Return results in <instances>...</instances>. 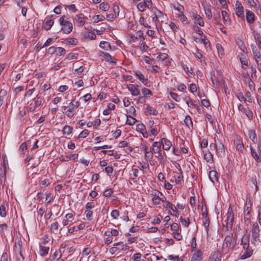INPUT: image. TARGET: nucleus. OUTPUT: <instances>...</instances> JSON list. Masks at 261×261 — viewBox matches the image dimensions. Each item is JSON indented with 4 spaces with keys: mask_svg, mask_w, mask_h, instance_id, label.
Instances as JSON below:
<instances>
[{
    "mask_svg": "<svg viewBox=\"0 0 261 261\" xmlns=\"http://www.w3.org/2000/svg\"><path fill=\"white\" fill-rule=\"evenodd\" d=\"M237 238L236 235L233 236V233L230 231L224 240L222 246V251L226 253L229 250H233L237 245Z\"/></svg>",
    "mask_w": 261,
    "mask_h": 261,
    "instance_id": "f257e3e1",
    "label": "nucleus"
},
{
    "mask_svg": "<svg viewBox=\"0 0 261 261\" xmlns=\"http://www.w3.org/2000/svg\"><path fill=\"white\" fill-rule=\"evenodd\" d=\"M241 244L244 250V253L241 255L240 259H244L250 257L253 253V250L249 246V239L244 235L241 240Z\"/></svg>",
    "mask_w": 261,
    "mask_h": 261,
    "instance_id": "f03ea898",
    "label": "nucleus"
},
{
    "mask_svg": "<svg viewBox=\"0 0 261 261\" xmlns=\"http://www.w3.org/2000/svg\"><path fill=\"white\" fill-rule=\"evenodd\" d=\"M65 16H62L59 19L60 24L63 26L62 31L65 34H69L71 32L73 28L72 23L64 19Z\"/></svg>",
    "mask_w": 261,
    "mask_h": 261,
    "instance_id": "7ed1b4c3",
    "label": "nucleus"
},
{
    "mask_svg": "<svg viewBox=\"0 0 261 261\" xmlns=\"http://www.w3.org/2000/svg\"><path fill=\"white\" fill-rule=\"evenodd\" d=\"M95 206V204L93 202H88L85 205V214L86 217L89 221H91L93 219V211L92 209Z\"/></svg>",
    "mask_w": 261,
    "mask_h": 261,
    "instance_id": "20e7f679",
    "label": "nucleus"
},
{
    "mask_svg": "<svg viewBox=\"0 0 261 261\" xmlns=\"http://www.w3.org/2000/svg\"><path fill=\"white\" fill-rule=\"evenodd\" d=\"M259 227L257 222L253 223L251 230L252 238L254 242L259 241Z\"/></svg>",
    "mask_w": 261,
    "mask_h": 261,
    "instance_id": "39448f33",
    "label": "nucleus"
},
{
    "mask_svg": "<svg viewBox=\"0 0 261 261\" xmlns=\"http://www.w3.org/2000/svg\"><path fill=\"white\" fill-rule=\"evenodd\" d=\"M258 148L259 150L257 152L251 147V153L252 157L256 162L261 163V142L258 143Z\"/></svg>",
    "mask_w": 261,
    "mask_h": 261,
    "instance_id": "423d86ee",
    "label": "nucleus"
},
{
    "mask_svg": "<svg viewBox=\"0 0 261 261\" xmlns=\"http://www.w3.org/2000/svg\"><path fill=\"white\" fill-rule=\"evenodd\" d=\"M153 150L154 152L158 153V155L156 156L160 160L163 159L162 150L161 149V143L159 142H154L153 143Z\"/></svg>",
    "mask_w": 261,
    "mask_h": 261,
    "instance_id": "0eeeda50",
    "label": "nucleus"
},
{
    "mask_svg": "<svg viewBox=\"0 0 261 261\" xmlns=\"http://www.w3.org/2000/svg\"><path fill=\"white\" fill-rule=\"evenodd\" d=\"M236 14L238 17L244 19V8L239 1H237L236 4Z\"/></svg>",
    "mask_w": 261,
    "mask_h": 261,
    "instance_id": "6e6552de",
    "label": "nucleus"
},
{
    "mask_svg": "<svg viewBox=\"0 0 261 261\" xmlns=\"http://www.w3.org/2000/svg\"><path fill=\"white\" fill-rule=\"evenodd\" d=\"M135 75L138 77V79L142 82V83L146 86L148 87L149 82L147 78H145L144 75L140 71L135 70L134 71Z\"/></svg>",
    "mask_w": 261,
    "mask_h": 261,
    "instance_id": "1a4fd4ad",
    "label": "nucleus"
},
{
    "mask_svg": "<svg viewBox=\"0 0 261 261\" xmlns=\"http://www.w3.org/2000/svg\"><path fill=\"white\" fill-rule=\"evenodd\" d=\"M251 46L252 53L257 62V64L258 65H261V55L260 52L253 44H252Z\"/></svg>",
    "mask_w": 261,
    "mask_h": 261,
    "instance_id": "9d476101",
    "label": "nucleus"
},
{
    "mask_svg": "<svg viewBox=\"0 0 261 261\" xmlns=\"http://www.w3.org/2000/svg\"><path fill=\"white\" fill-rule=\"evenodd\" d=\"M234 221V215L232 208H229L227 213V219L225 221L226 224L230 225V226L233 225Z\"/></svg>",
    "mask_w": 261,
    "mask_h": 261,
    "instance_id": "9b49d317",
    "label": "nucleus"
},
{
    "mask_svg": "<svg viewBox=\"0 0 261 261\" xmlns=\"http://www.w3.org/2000/svg\"><path fill=\"white\" fill-rule=\"evenodd\" d=\"M137 86L133 84H129L127 88L130 91L133 96H138L140 95V90L137 88Z\"/></svg>",
    "mask_w": 261,
    "mask_h": 261,
    "instance_id": "f8f14e48",
    "label": "nucleus"
},
{
    "mask_svg": "<svg viewBox=\"0 0 261 261\" xmlns=\"http://www.w3.org/2000/svg\"><path fill=\"white\" fill-rule=\"evenodd\" d=\"M192 17L200 27H203L204 25V22L202 17L198 14L193 13Z\"/></svg>",
    "mask_w": 261,
    "mask_h": 261,
    "instance_id": "ddd939ff",
    "label": "nucleus"
},
{
    "mask_svg": "<svg viewBox=\"0 0 261 261\" xmlns=\"http://www.w3.org/2000/svg\"><path fill=\"white\" fill-rule=\"evenodd\" d=\"M54 23V20L51 19L50 18L48 19L46 17V19L44 21L43 27L46 31H48L51 29V28L53 25Z\"/></svg>",
    "mask_w": 261,
    "mask_h": 261,
    "instance_id": "4468645a",
    "label": "nucleus"
},
{
    "mask_svg": "<svg viewBox=\"0 0 261 261\" xmlns=\"http://www.w3.org/2000/svg\"><path fill=\"white\" fill-rule=\"evenodd\" d=\"M202 253L200 250H198L192 255L191 261H201Z\"/></svg>",
    "mask_w": 261,
    "mask_h": 261,
    "instance_id": "2eb2a0df",
    "label": "nucleus"
},
{
    "mask_svg": "<svg viewBox=\"0 0 261 261\" xmlns=\"http://www.w3.org/2000/svg\"><path fill=\"white\" fill-rule=\"evenodd\" d=\"M163 145V148L164 150H169L172 146V143L170 141L166 138H163L161 140V143Z\"/></svg>",
    "mask_w": 261,
    "mask_h": 261,
    "instance_id": "dca6fc26",
    "label": "nucleus"
},
{
    "mask_svg": "<svg viewBox=\"0 0 261 261\" xmlns=\"http://www.w3.org/2000/svg\"><path fill=\"white\" fill-rule=\"evenodd\" d=\"M74 20L76 21L78 24V25L80 27H82L84 25L85 23V17L83 14H80L75 15L74 17Z\"/></svg>",
    "mask_w": 261,
    "mask_h": 261,
    "instance_id": "f3484780",
    "label": "nucleus"
},
{
    "mask_svg": "<svg viewBox=\"0 0 261 261\" xmlns=\"http://www.w3.org/2000/svg\"><path fill=\"white\" fill-rule=\"evenodd\" d=\"M203 9L204 11L206 17L207 18L208 20L212 19L213 17V14L211 10V6L210 5H207L206 6L203 7Z\"/></svg>",
    "mask_w": 261,
    "mask_h": 261,
    "instance_id": "a211bd4d",
    "label": "nucleus"
},
{
    "mask_svg": "<svg viewBox=\"0 0 261 261\" xmlns=\"http://www.w3.org/2000/svg\"><path fill=\"white\" fill-rule=\"evenodd\" d=\"M216 149L219 155L222 157L225 156V151L224 145L222 143H220L219 145H217Z\"/></svg>",
    "mask_w": 261,
    "mask_h": 261,
    "instance_id": "6ab92c4d",
    "label": "nucleus"
},
{
    "mask_svg": "<svg viewBox=\"0 0 261 261\" xmlns=\"http://www.w3.org/2000/svg\"><path fill=\"white\" fill-rule=\"evenodd\" d=\"M209 177L211 180L215 183L216 181L218 180V175L216 171L211 170L209 172Z\"/></svg>",
    "mask_w": 261,
    "mask_h": 261,
    "instance_id": "aec40b11",
    "label": "nucleus"
},
{
    "mask_svg": "<svg viewBox=\"0 0 261 261\" xmlns=\"http://www.w3.org/2000/svg\"><path fill=\"white\" fill-rule=\"evenodd\" d=\"M179 170L180 173H178L175 172L174 175V177L175 178L176 184H180L181 181L183 180L182 171L180 168L179 169Z\"/></svg>",
    "mask_w": 261,
    "mask_h": 261,
    "instance_id": "412c9836",
    "label": "nucleus"
},
{
    "mask_svg": "<svg viewBox=\"0 0 261 261\" xmlns=\"http://www.w3.org/2000/svg\"><path fill=\"white\" fill-rule=\"evenodd\" d=\"M255 15L254 13L250 11H247L246 12V19L249 23H252L254 21Z\"/></svg>",
    "mask_w": 261,
    "mask_h": 261,
    "instance_id": "4be33fe9",
    "label": "nucleus"
},
{
    "mask_svg": "<svg viewBox=\"0 0 261 261\" xmlns=\"http://www.w3.org/2000/svg\"><path fill=\"white\" fill-rule=\"evenodd\" d=\"M246 79V83L248 85L250 90L253 91L255 90V84L252 82L251 79L249 76L248 74H247Z\"/></svg>",
    "mask_w": 261,
    "mask_h": 261,
    "instance_id": "5701e85b",
    "label": "nucleus"
},
{
    "mask_svg": "<svg viewBox=\"0 0 261 261\" xmlns=\"http://www.w3.org/2000/svg\"><path fill=\"white\" fill-rule=\"evenodd\" d=\"M221 13L224 23L225 24H230L231 23V19L226 11H222Z\"/></svg>",
    "mask_w": 261,
    "mask_h": 261,
    "instance_id": "b1692460",
    "label": "nucleus"
},
{
    "mask_svg": "<svg viewBox=\"0 0 261 261\" xmlns=\"http://www.w3.org/2000/svg\"><path fill=\"white\" fill-rule=\"evenodd\" d=\"M253 35L254 38L257 43L258 46L261 49V36L260 34L256 31H253Z\"/></svg>",
    "mask_w": 261,
    "mask_h": 261,
    "instance_id": "393cba45",
    "label": "nucleus"
},
{
    "mask_svg": "<svg viewBox=\"0 0 261 261\" xmlns=\"http://www.w3.org/2000/svg\"><path fill=\"white\" fill-rule=\"evenodd\" d=\"M39 254L42 256H44L48 254L49 251V247L43 246L41 245L39 246Z\"/></svg>",
    "mask_w": 261,
    "mask_h": 261,
    "instance_id": "a878e982",
    "label": "nucleus"
},
{
    "mask_svg": "<svg viewBox=\"0 0 261 261\" xmlns=\"http://www.w3.org/2000/svg\"><path fill=\"white\" fill-rule=\"evenodd\" d=\"M252 205L251 201L250 199L247 200L244 206V213H250L251 207Z\"/></svg>",
    "mask_w": 261,
    "mask_h": 261,
    "instance_id": "bb28decb",
    "label": "nucleus"
},
{
    "mask_svg": "<svg viewBox=\"0 0 261 261\" xmlns=\"http://www.w3.org/2000/svg\"><path fill=\"white\" fill-rule=\"evenodd\" d=\"M184 123L190 129L191 128L193 127L192 118L189 115L186 116V118L184 120Z\"/></svg>",
    "mask_w": 261,
    "mask_h": 261,
    "instance_id": "cd10ccee",
    "label": "nucleus"
},
{
    "mask_svg": "<svg viewBox=\"0 0 261 261\" xmlns=\"http://www.w3.org/2000/svg\"><path fill=\"white\" fill-rule=\"evenodd\" d=\"M234 144H236V148L238 150H239L240 151H242L243 150L244 145H243V142L241 141V140H240L239 139H237L235 141Z\"/></svg>",
    "mask_w": 261,
    "mask_h": 261,
    "instance_id": "c85d7f7f",
    "label": "nucleus"
},
{
    "mask_svg": "<svg viewBox=\"0 0 261 261\" xmlns=\"http://www.w3.org/2000/svg\"><path fill=\"white\" fill-rule=\"evenodd\" d=\"M99 46L101 48L108 50L111 49V46L109 42L106 41H101L99 44Z\"/></svg>",
    "mask_w": 261,
    "mask_h": 261,
    "instance_id": "c756f323",
    "label": "nucleus"
},
{
    "mask_svg": "<svg viewBox=\"0 0 261 261\" xmlns=\"http://www.w3.org/2000/svg\"><path fill=\"white\" fill-rule=\"evenodd\" d=\"M103 57L106 61L110 62L114 65L116 64V62L113 61V58L110 54L108 53H103Z\"/></svg>",
    "mask_w": 261,
    "mask_h": 261,
    "instance_id": "7c9ffc66",
    "label": "nucleus"
},
{
    "mask_svg": "<svg viewBox=\"0 0 261 261\" xmlns=\"http://www.w3.org/2000/svg\"><path fill=\"white\" fill-rule=\"evenodd\" d=\"M6 202L3 201V203L0 205V216L2 217H5L7 215L6 211Z\"/></svg>",
    "mask_w": 261,
    "mask_h": 261,
    "instance_id": "2f4dec72",
    "label": "nucleus"
},
{
    "mask_svg": "<svg viewBox=\"0 0 261 261\" xmlns=\"http://www.w3.org/2000/svg\"><path fill=\"white\" fill-rule=\"evenodd\" d=\"M154 15H155L156 16H157L159 18V19L160 18L161 19V22H163L164 20V19H165V16H164V14H163V13L160 11L159 10L157 9H155V10L154 11Z\"/></svg>",
    "mask_w": 261,
    "mask_h": 261,
    "instance_id": "473e14b6",
    "label": "nucleus"
},
{
    "mask_svg": "<svg viewBox=\"0 0 261 261\" xmlns=\"http://www.w3.org/2000/svg\"><path fill=\"white\" fill-rule=\"evenodd\" d=\"M204 159L207 162L212 163L213 162V156L212 154L208 151L204 154Z\"/></svg>",
    "mask_w": 261,
    "mask_h": 261,
    "instance_id": "72a5a7b5",
    "label": "nucleus"
},
{
    "mask_svg": "<svg viewBox=\"0 0 261 261\" xmlns=\"http://www.w3.org/2000/svg\"><path fill=\"white\" fill-rule=\"evenodd\" d=\"M84 36L85 38H90L91 40L95 39L96 37L94 32L89 31L85 32L84 34Z\"/></svg>",
    "mask_w": 261,
    "mask_h": 261,
    "instance_id": "f704fd0d",
    "label": "nucleus"
},
{
    "mask_svg": "<svg viewBox=\"0 0 261 261\" xmlns=\"http://www.w3.org/2000/svg\"><path fill=\"white\" fill-rule=\"evenodd\" d=\"M146 109L148 111V112H149V114L150 115H156L158 114V112L156 111V110L151 107L149 105L147 104L146 105Z\"/></svg>",
    "mask_w": 261,
    "mask_h": 261,
    "instance_id": "c9c22d12",
    "label": "nucleus"
},
{
    "mask_svg": "<svg viewBox=\"0 0 261 261\" xmlns=\"http://www.w3.org/2000/svg\"><path fill=\"white\" fill-rule=\"evenodd\" d=\"M72 130H73L72 127L69 126V125H65L63 127V134L64 135L65 134L69 135L72 132Z\"/></svg>",
    "mask_w": 261,
    "mask_h": 261,
    "instance_id": "e433bc0d",
    "label": "nucleus"
},
{
    "mask_svg": "<svg viewBox=\"0 0 261 261\" xmlns=\"http://www.w3.org/2000/svg\"><path fill=\"white\" fill-rule=\"evenodd\" d=\"M202 223L203 226L206 228V231H208V228L210 223L208 217L202 218Z\"/></svg>",
    "mask_w": 261,
    "mask_h": 261,
    "instance_id": "4c0bfd02",
    "label": "nucleus"
},
{
    "mask_svg": "<svg viewBox=\"0 0 261 261\" xmlns=\"http://www.w3.org/2000/svg\"><path fill=\"white\" fill-rule=\"evenodd\" d=\"M127 118L126 121V123H125L126 124H128L130 126L133 125L137 121V120L135 118H134V117H133L130 116H127Z\"/></svg>",
    "mask_w": 261,
    "mask_h": 261,
    "instance_id": "58836bf2",
    "label": "nucleus"
},
{
    "mask_svg": "<svg viewBox=\"0 0 261 261\" xmlns=\"http://www.w3.org/2000/svg\"><path fill=\"white\" fill-rule=\"evenodd\" d=\"M74 110L75 109H74V107H71L67 109L65 112V114L68 117L71 118L74 115V113H73Z\"/></svg>",
    "mask_w": 261,
    "mask_h": 261,
    "instance_id": "ea45409f",
    "label": "nucleus"
},
{
    "mask_svg": "<svg viewBox=\"0 0 261 261\" xmlns=\"http://www.w3.org/2000/svg\"><path fill=\"white\" fill-rule=\"evenodd\" d=\"M94 22L97 23L99 21L104 20L105 19V17L104 16L102 15H95L92 18Z\"/></svg>",
    "mask_w": 261,
    "mask_h": 261,
    "instance_id": "a19ab883",
    "label": "nucleus"
},
{
    "mask_svg": "<svg viewBox=\"0 0 261 261\" xmlns=\"http://www.w3.org/2000/svg\"><path fill=\"white\" fill-rule=\"evenodd\" d=\"M243 113H244L250 120H252L254 118L252 112L248 108L246 109Z\"/></svg>",
    "mask_w": 261,
    "mask_h": 261,
    "instance_id": "79ce46f5",
    "label": "nucleus"
},
{
    "mask_svg": "<svg viewBox=\"0 0 261 261\" xmlns=\"http://www.w3.org/2000/svg\"><path fill=\"white\" fill-rule=\"evenodd\" d=\"M219 56H223L224 55V51L223 47L220 44L217 43L216 45Z\"/></svg>",
    "mask_w": 261,
    "mask_h": 261,
    "instance_id": "37998d69",
    "label": "nucleus"
},
{
    "mask_svg": "<svg viewBox=\"0 0 261 261\" xmlns=\"http://www.w3.org/2000/svg\"><path fill=\"white\" fill-rule=\"evenodd\" d=\"M136 130L143 134V132H146L145 126L142 123L138 124L136 125Z\"/></svg>",
    "mask_w": 261,
    "mask_h": 261,
    "instance_id": "c03bdc74",
    "label": "nucleus"
},
{
    "mask_svg": "<svg viewBox=\"0 0 261 261\" xmlns=\"http://www.w3.org/2000/svg\"><path fill=\"white\" fill-rule=\"evenodd\" d=\"M232 226L230 225L226 224V223L223 224L222 225V231L223 233H225L227 231H229L232 230Z\"/></svg>",
    "mask_w": 261,
    "mask_h": 261,
    "instance_id": "a18cd8bd",
    "label": "nucleus"
},
{
    "mask_svg": "<svg viewBox=\"0 0 261 261\" xmlns=\"http://www.w3.org/2000/svg\"><path fill=\"white\" fill-rule=\"evenodd\" d=\"M207 261H221L220 256L219 254H214L210 256Z\"/></svg>",
    "mask_w": 261,
    "mask_h": 261,
    "instance_id": "49530a36",
    "label": "nucleus"
},
{
    "mask_svg": "<svg viewBox=\"0 0 261 261\" xmlns=\"http://www.w3.org/2000/svg\"><path fill=\"white\" fill-rule=\"evenodd\" d=\"M109 8L110 7L108 3H102L99 6L100 9L104 11H108Z\"/></svg>",
    "mask_w": 261,
    "mask_h": 261,
    "instance_id": "de8ad7c7",
    "label": "nucleus"
},
{
    "mask_svg": "<svg viewBox=\"0 0 261 261\" xmlns=\"http://www.w3.org/2000/svg\"><path fill=\"white\" fill-rule=\"evenodd\" d=\"M28 149L27 144L26 142L22 143L19 146V150L22 154L25 153V151Z\"/></svg>",
    "mask_w": 261,
    "mask_h": 261,
    "instance_id": "09e8293b",
    "label": "nucleus"
},
{
    "mask_svg": "<svg viewBox=\"0 0 261 261\" xmlns=\"http://www.w3.org/2000/svg\"><path fill=\"white\" fill-rule=\"evenodd\" d=\"M142 92L144 95V97H147L148 95H152V92L151 91L146 88H143L142 89Z\"/></svg>",
    "mask_w": 261,
    "mask_h": 261,
    "instance_id": "8fccbe9b",
    "label": "nucleus"
},
{
    "mask_svg": "<svg viewBox=\"0 0 261 261\" xmlns=\"http://www.w3.org/2000/svg\"><path fill=\"white\" fill-rule=\"evenodd\" d=\"M168 57V55L165 53H160L156 57L159 61H163Z\"/></svg>",
    "mask_w": 261,
    "mask_h": 261,
    "instance_id": "3c124183",
    "label": "nucleus"
},
{
    "mask_svg": "<svg viewBox=\"0 0 261 261\" xmlns=\"http://www.w3.org/2000/svg\"><path fill=\"white\" fill-rule=\"evenodd\" d=\"M180 222L182 225H184L185 227H188L189 225L190 224V220L188 218L187 219H184L182 217H180Z\"/></svg>",
    "mask_w": 261,
    "mask_h": 261,
    "instance_id": "603ef678",
    "label": "nucleus"
},
{
    "mask_svg": "<svg viewBox=\"0 0 261 261\" xmlns=\"http://www.w3.org/2000/svg\"><path fill=\"white\" fill-rule=\"evenodd\" d=\"M143 58L144 61L147 64H149L150 65H153L154 64V60L150 59L148 56H144Z\"/></svg>",
    "mask_w": 261,
    "mask_h": 261,
    "instance_id": "864d4df0",
    "label": "nucleus"
},
{
    "mask_svg": "<svg viewBox=\"0 0 261 261\" xmlns=\"http://www.w3.org/2000/svg\"><path fill=\"white\" fill-rule=\"evenodd\" d=\"M170 95L171 97L176 101L179 102L180 100V98L177 93L171 92H170Z\"/></svg>",
    "mask_w": 261,
    "mask_h": 261,
    "instance_id": "5fc2aeb1",
    "label": "nucleus"
},
{
    "mask_svg": "<svg viewBox=\"0 0 261 261\" xmlns=\"http://www.w3.org/2000/svg\"><path fill=\"white\" fill-rule=\"evenodd\" d=\"M56 52L57 53V54L59 56H62V55H64L65 54L66 50L63 47H57V51Z\"/></svg>",
    "mask_w": 261,
    "mask_h": 261,
    "instance_id": "6e6d98bb",
    "label": "nucleus"
},
{
    "mask_svg": "<svg viewBox=\"0 0 261 261\" xmlns=\"http://www.w3.org/2000/svg\"><path fill=\"white\" fill-rule=\"evenodd\" d=\"M111 216L114 219H117L119 216V212L117 210H113L111 213Z\"/></svg>",
    "mask_w": 261,
    "mask_h": 261,
    "instance_id": "4d7b16f0",
    "label": "nucleus"
},
{
    "mask_svg": "<svg viewBox=\"0 0 261 261\" xmlns=\"http://www.w3.org/2000/svg\"><path fill=\"white\" fill-rule=\"evenodd\" d=\"M89 132L88 129H84L79 135V138H86L89 135Z\"/></svg>",
    "mask_w": 261,
    "mask_h": 261,
    "instance_id": "13d9d810",
    "label": "nucleus"
},
{
    "mask_svg": "<svg viewBox=\"0 0 261 261\" xmlns=\"http://www.w3.org/2000/svg\"><path fill=\"white\" fill-rule=\"evenodd\" d=\"M17 5L18 7L21 8V14L23 16H26V14L27 13L28 9L25 7H23L22 5L20 4L19 3H17Z\"/></svg>",
    "mask_w": 261,
    "mask_h": 261,
    "instance_id": "bf43d9fd",
    "label": "nucleus"
},
{
    "mask_svg": "<svg viewBox=\"0 0 261 261\" xmlns=\"http://www.w3.org/2000/svg\"><path fill=\"white\" fill-rule=\"evenodd\" d=\"M113 192V191L111 188H108L105 190V191L103 193V194L106 197H109L111 195Z\"/></svg>",
    "mask_w": 261,
    "mask_h": 261,
    "instance_id": "052dcab7",
    "label": "nucleus"
},
{
    "mask_svg": "<svg viewBox=\"0 0 261 261\" xmlns=\"http://www.w3.org/2000/svg\"><path fill=\"white\" fill-rule=\"evenodd\" d=\"M137 8L140 11L143 12L147 7L145 6V4L143 2H140L138 4Z\"/></svg>",
    "mask_w": 261,
    "mask_h": 261,
    "instance_id": "680f3d73",
    "label": "nucleus"
},
{
    "mask_svg": "<svg viewBox=\"0 0 261 261\" xmlns=\"http://www.w3.org/2000/svg\"><path fill=\"white\" fill-rule=\"evenodd\" d=\"M201 43L204 44L205 47L207 46V44L211 45L210 41L207 40L206 37L205 35H203V37L201 39Z\"/></svg>",
    "mask_w": 261,
    "mask_h": 261,
    "instance_id": "e2e57ef3",
    "label": "nucleus"
},
{
    "mask_svg": "<svg viewBox=\"0 0 261 261\" xmlns=\"http://www.w3.org/2000/svg\"><path fill=\"white\" fill-rule=\"evenodd\" d=\"M178 7H176L175 6H174L173 7V9L174 10L180 12L181 14L182 13H184V11L185 10L184 7L179 4H178Z\"/></svg>",
    "mask_w": 261,
    "mask_h": 261,
    "instance_id": "0e129e2a",
    "label": "nucleus"
},
{
    "mask_svg": "<svg viewBox=\"0 0 261 261\" xmlns=\"http://www.w3.org/2000/svg\"><path fill=\"white\" fill-rule=\"evenodd\" d=\"M150 68V70L151 72L158 73L160 72V67L158 65L152 66Z\"/></svg>",
    "mask_w": 261,
    "mask_h": 261,
    "instance_id": "69168bd1",
    "label": "nucleus"
},
{
    "mask_svg": "<svg viewBox=\"0 0 261 261\" xmlns=\"http://www.w3.org/2000/svg\"><path fill=\"white\" fill-rule=\"evenodd\" d=\"M67 42L69 44L76 45L77 43V40L75 38H69L67 39Z\"/></svg>",
    "mask_w": 261,
    "mask_h": 261,
    "instance_id": "338daca9",
    "label": "nucleus"
},
{
    "mask_svg": "<svg viewBox=\"0 0 261 261\" xmlns=\"http://www.w3.org/2000/svg\"><path fill=\"white\" fill-rule=\"evenodd\" d=\"M141 254L137 253L134 254L133 259L134 261H141Z\"/></svg>",
    "mask_w": 261,
    "mask_h": 261,
    "instance_id": "774afa93",
    "label": "nucleus"
}]
</instances>
